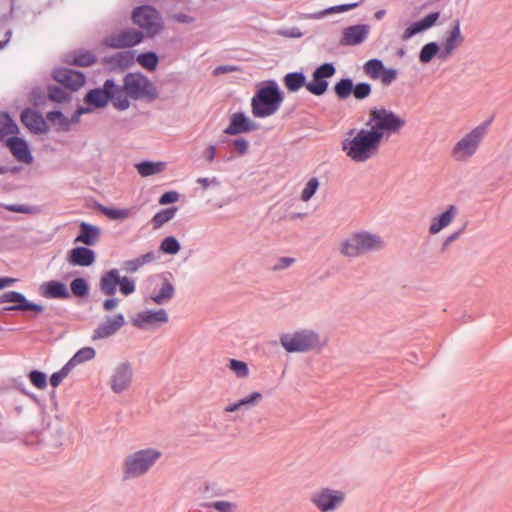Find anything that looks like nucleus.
<instances>
[{
  "instance_id": "obj_57",
  "label": "nucleus",
  "mask_w": 512,
  "mask_h": 512,
  "mask_svg": "<svg viewBox=\"0 0 512 512\" xmlns=\"http://www.w3.org/2000/svg\"><path fill=\"white\" fill-rule=\"evenodd\" d=\"M89 112H91L90 108L79 106L69 119V130L71 129V125L78 124L80 122L81 115Z\"/></svg>"
},
{
  "instance_id": "obj_25",
  "label": "nucleus",
  "mask_w": 512,
  "mask_h": 512,
  "mask_svg": "<svg viewBox=\"0 0 512 512\" xmlns=\"http://www.w3.org/2000/svg\"><path fill=\"white\" fill-rule=\"evenodd\" d=\"M167 276L172 277V274L167 273L157 276V279L160 281L159 291L150 295V299L157 305L166 304L175 295L174 285Z\"/></svg>"
},
{
  "instance_id": "obj_32",
  "label": "nucleus",
  "mask_w": 512,
  "mask_h": 512,
  "mask_svg": "<svg viewBox=\"0 0 512 512\" xmlns=\"http://www.w3.org/2000/svg\"><path fill=\"white\" fill-rule=\"evenodd\" d=\"M109 91L112 95L110 102L117 110L124 111L130 107V96L126 94L124 84L120 86L113 81V87Z\"/></svg>"
},
{
  "instance_id": "obj_38",
  "label": "nucleus",
  "mask_w": 512,
  "mask_h": 512,
  "mask_svg": "<svg viewBox=\"0 0 512 512\" xmlns=\"http://www.w3.org/2000/svg\"><path fill=\"white\" fill-rule=\"evenodd\" d=\"M165 162L143 161L135 165L142 177H148L162 172L165 169Z\"/></svg>"
},
{
  "instance_id": "obj_8",
  "label": "nucleus",
  "mask_w": 512,
  "mask_h": 512,
  "mask_svg": "<svg viewBox=\"0 0 512 512\" xmlns=\"http://www.w3.org/2000/svg\"><path fill=\"white\" fill-rule=\"evenodd\" d=\"M131 19L133 23L144 30L149 37L157 35L163 29V21L160 13L150 5H142L134 8Z\"/></svg>"
},
{
  "instance_id": "obj_16",
  "label": "nucleus",
  "mask_w": 512,
  "mask_h": 512,
  "mask_svg": "<svg viewBox=\"0 0 512 512\" xmlns=\"http://www.w3.org/2000/svg\"><path fill=\"white\" fill-rule=\"evenodd\" d=\"M168 322V314L166 310L159 309V310H145L142 312H139L136 315V318L133 320V325L141 328V329H147L155 327L159 324H165Z\"/></svg>"
},
{
  "instance_id": "obj_39",
  "label": "nucleus",
  "mask_w": 512,
  "mask_h": 512,
  "mask_svg": "<svg viewBox=\"0 0 512 512\" xmlns=\"http://www.w3.org/2000/svg\"><path fill=\"white\" fill-rule=\"evenodd\" d=\"M155 258H156L155 253L153 251H150V252H147L135 259L125 261L124 268L129 273H134L144 264L154 261Z\"/></svg>"
},
{
  "instance_id": "obj_46",
  "label": "nucleus",
  "mask_w": 512,
  "mask_h": 512,
  "mask_svg": "<svg viewBox=\"0 0 512 512\" xmlns=\"http://www.w3.org/2000/svg\"><path fill=\"white\" fill-rule=\"evenodd\" d=\"M71 292L76 297H86L89 293V286L84 278H75L70 283Z\"/></svg>"
},
{
  "instance_id": "obj_52",
  "label": "nucleus",
  "mask_w": 512,
  "mask_h": 512,
  "mask_svg": "<svg viewBox=\"0 0 512 512\" xmlns=\"http://www.w3.org/2000/svg\"><path fill=\"white\" fill-rule=\"evenodd\" d=\"M262 398L263 396L260 392H253L247 397L240 399L238 403L241 408L244 407L248 409L256 406L262 400Z\"/></svg>"
},
{
  "instance_id": "obj_28",
  "label": "nucleus",
  "mask_w": 512,
  "mask_h": 512,
  "mask_svg": "<svg viewBox=\"0 0 512 512\" xmlns=\"http://www.w3.org/2000/svg\"><path fill=\"white\" fill-rule=\"evenodd\" d=\"M440 16L439 12H432L426 15L423 19L413 22L404 31L402 38L404 40L411 38L417 33L425 31L435 25Z\"/></svg>"
},
{
  "instance_id": "obj_55",
  "label": "nucleus",
  "mask_w": 512,
  "mask_h": 512,
  "mask_svg": "<svg viewBox=\"0 0 512 512\" xmlns=\"http://www.w3.org/2000/svg\"><path fill=\"white\" fill-rule=\"evenodd\" d=\"M120 292L124 295H130L135 291V283L134 280L128 277H120V282L118 283Z\"/></svg>"
},
{
  "instance_id": "obj_26",
  "label": "nucleus",
  "mask_w": 512,
  "mask_h": 512,
  "mask_svg": "<svg viewBox=\"0 0 512 512\" xmlns=\"http://www.w3.org/2000/svg\"><path fill=\"white\" fill-rule=\"evenodd\" d=\"M369 26L365 24L346 27L342 32L341 44L354 46L362 43L368 36Z\"/></svg>"
},
{
  "instance_id": "obj_33",
  "label": "nucleus",
  "mask_w": 512,
  "mask_h": 512,
  "mask_svg": "<svg viewBox=\"0 0 512 512\" xmlns=\"http://www.w3.org/2000/svg\"><path fill=\"white\" fill-rule=\"evenodd\" d=\"M96 56L88 50H76L65 54L62 64H95Z\"/></svg>"
},
{
  "instance_id": "obj_61",
  "label": "nucleus",
  "mask_w": 512,
  "mask_h": 512,
  "mask_svg": "<svg viewBox=\"0 0 512 512\" xmlns=\"http://www.w3.org/2000/svg\"><path fill=\"white\" fill-rule=\"evenodd\" d=\"M197 183L201 184L204 189H207L210 185H215V186L220 185V182L216 177H213V178L200 177L197 179Z\"/></svg>"
},
{
  "instance_id": "obj_36",
  "label": "nucleus",
  "mask_w": 512,
  "mask_h": 512,
  "mask_svg": "<svg viewBox=\"0 0 512 512\" xmlns=\"http://www.w3.org/2000/svg\"><path fill=\"white\" fill-rule=\"evenodd\" d=\"M329 82L322 78L317 71H314L312 74V80L310 82H306V89L315 96H321L325 94L328 90Z\"/></svg>"
},
{
  "instance_id": "obj_18",
  "label": "nucleus",
  "mask_w": 512,
  "mask_h": 512,
  "mask_svg": "<svg viewBox=\"0 0 512 512\" xmlns=\"http://www.w3.org/2000/svg\"><path fill=\"white\" fill-rule=\"evenodd\" d=\"M20 119L22 124L32 133L45 134L49 131L46 120L40 112L31 108H26L21 112Z\"/></svg>"
},
{
  "instance_id": "obj_63",
  "label": "nucleus",
  "mask_w": 512,
  "mask_h": 512,
  "mask_svg": "<svg viewBox=\"0 0 512 512\" xmlns=\"http://www.w3.org/2000/svg\"><path fill=\"white\" fill-rule=\"evenodd\" d=\"M237 70V66H216V68L213 70V75L219 76L221 74L230 73Z\"/></svg>"
},
{
  "instance_id": "obj_47",
  "label": "nucleus",
  "mask_w": 512,
  "mask_h": 512,
  "mask_svg": "<svg viewBox=\"0 0 512 512\" xmlns=\"http://www.w3.org/2000/svg\"><path fill=\"white\" fill-rule=\"evenodd\" d=\"M48 98L57 103H63L69 100V94L61 87L50 85L47 88Z\"/></svg>"
},
{
  "instance_id": "obj_1",
  "label": "nucleus",
  "mask_w": 512,
  "mask_h": 512,
  "mask_svg": "<svg viewBox=\"0 0 512 512\" xmlns=\"http://www.w3.org/2000/svg\"><path fill=\"white\" fill-rule=\"evenodd\" d=\"M405 121L394 112L385 108L372 109L366 126L369 129H350L342 141V150L355 163H364L375 157L385 137L397 133Z\"/></svg>"
},
{
  "instance_id": "obj_2",
  "label": "nucleus",
  "mask_w": 512,
  "mask_h": 512,
  "mask_svg": "<svg viewBox=\"0 0 512 512\" xmlns=\"http://www.w3.org/2000/svg\"><path fill=\"white\" fill-rule=\"evenodd\" d=\"M161 456V451L152 447L128 454L122 463V479L128 481L146 475Z\"/></svg>"
},
{
  "instance_id": "obj_58",
  "label": "nucleus",
  "mask_w": 512,
  "mask_h": 512,
  "mask_svg": "<svg viewBox=\"0 0 512 512\" xmlns=\"http://www.w3.org/2000/svg\"><path fill=\"white\" fill-rule=\"evenodd\" d=\"M179 193L176 191H168L161 195L159 198V204L167 205L178 201Z\"/></svg>"
},
{
  "instance_id": "obj_24",
  "label": "nucleus",
  "mask_w": 512,
  "mask_h": 512,
  "mask_svg": "<svg viewBox=\"0 0 512 512\" xmlns=\"http://www.w3.org/2000/svg\"><path fill=\"white\" fill-rule=\"evenodd\" d=\"M39 293L47 299H68L71 296L66 284L57 280L42 283Z\"/></svg>"
},
{
  "instance_id": "obj_21",
  "label": "nucleus",
  "mask_w": 512,
  "mask_h": 512,
  "mask_svg": "<svg viewBox=\"0 0 512 512\" xmlns=\"http://www.w3.org/2000/svg\"><path fill=\"white\" fill-rule=\"evenodd\" d=\"M464 41L463 36L460 31V21L456 19L453 22L451 29L449 30V35L446 38L443 46L441 47V52L439 55L440 61H446L448 57L452 54V52L462 44Z\"/></svg>"
},
{
  "instance_id": "obj_56",
  "label": "nucleus",
  "mask_w": 512,
  "mask_h": 512,
  "mask_svg": "<svg viewBox=\"0 0 512 512\" xmlns=\"http://www.w3.org/2000/svg\"><path fill=\"white\" fill-rule=\"evenodd\" d=\"M211 506L213 509L218 512H235L236 505L229 501H214L211 502Z\"/></svg>"
},
{
  "instance_id": "obj_29",
  "label": "nucleus",
  "mask_w": 512,
  "mask_h": 512,
  "mask_svg": "<svg viewBox=\"0 0 512 512\" xmlns=\"http://www.w3.org/2000/svg\"><path fill=\"white\" fill-rule=\"evenodd\" d=\"M458 213V208L455 205H449L447 209L440 215L434 217L431 220L429 232L431 234H437L442 229L446 228L451 224Z\"/></svg>"
},
{
  "instance_id": "obj_50",
  "label": "nucleus",
  "mask_w": 512,
  "mask_h": 512,
  "mask_svg": "<svg viewBox=\"0 0 512 512\" xmlns=\"http://www.w3.org/2000/svg\"><path fill=\"white\" fill-rule=\"evenodd\" d=\"M28 378L30 382L38 389H45L47 387L46 374L41 371L32 370L28 374Z\"/></svg>"
},
{
  "instance_id": "obj_54",
  "label": "nucleus",
  "mask_w": 512,
  "mask_h": 512,
  "mask_svg": "<svg viewBox=\"0 0 512 512\" xmlns=\"http://www.w3.org/2000/svg\"><path fill=\"white\" fill-rule=\"evenodd\" d=\"M230 145H232L238 155L243 156L248 153L249 150V142L244 138H236L233 140H230Z\"/></svg>"
},
{
  "instance_id": "obj_44",
  "label": "nucleus",
  "mask_w": 512,
  "mask_h": 512,
  "mask_svg": "<svg viewBox=\"0 0 512 512\" xmlns=\"http://www.w3.org/2000/svg\"><path fill=\"white\" fill-rule=\"evenodd\" d=\"M440 52L441 48L436 42L427 43L422 47L420 51L419 60L422 63H428L435 56H437V58L439 59Z\"/></svg>"
},
{
  "instance_id": "obj_19",
  "label": "nucleus",
  "mask_w": 512,
  "mask_h": 512,
  "mask_svg": "<svg viewBox=\"0 0 512 512\" xmlns=\"http://www.w3.org/2000/svg\"><path fill=\"white\" fill-rule=\"evenodd\" d=\"M112 87L113 79H107L102 87L94 88L87 92L84 97L85 103L95 108L105 107L112 97L110 94L111 92L109 91Z\"/></svg>"
},
{
  "instance_id": "obj_6",
  "label": "nucleus",
  "mask_w": 512,
  "mask_h": 512,
  "mask_svg": "<svg viewBox=\"0 0 512 512\" xmlns=\"http://www.w3.org/2000/svg\"><path fill=\"white\" fill-rule=\"evenodd\" d=\"M280 344L288 353H306L320 350L326 342L314 330L301 329L280 336Z\"/></svg>"
},
{
  "instance_id": "obj_23",
  "label": "nucleus",
  "mask_w": 512,
  "mask_h": 512,
  "mask_svg": "<svg viewBox=\"0 0 512 512\" xmlns=\"http://www.w3.org/2000/svg\"><path fill=\"white\" fill-rule=\"evenodd\" d=\"M365 74L372 80H378L383 86L391 85L398 77L399 72L386 66H363Z\"/></svg>"
},
{
  "instance_id": "obj_41",
  "label": "nucleus",
  "mask_w": 512,
  "mask_h": 512,
  "mask_svg": "<svg viewBox=\"0 0 512 512\" xmlns=\"http://www.w3.org/2000/svg\"><path fill=\"white\" fill-rule=\"evenodd\" d=\"M95 355L96 352L94 348L83 347L73 355V357L67 362V364L68 366H70L71 369H73L77 365L93 359Z\"/></svg>"
},
{
  "instance_id": "obj_43",
  "label": "nucleus",
  "mask_w": 512,
  "mask_h": 512,
  "mask_svg": "<svg viewBox=\"0 0 512 512\" xmlns=\"http://www.w3.org/2000/svg\"><path fill=\"white\" fill-rule=\"evenodd\" d=\"M46 120L57 125V131H69V119L61 111H49L46 114Z\"/></svg>"
},
{
  "instance_id": "obj_4",
  "label": "nucleus",
  "mask_w": 512,
  "mask_h": 512,
  "mask_svg": "<svg viewBox=\"0 0 512 512\" xmlns=\"http://www.w3.org/2000/svg\"><path fill=\"white\" fill-rule=\"evenodd\" d=\"M283 102V94L276 82L260 88L251 100L252 114L256 118H266L274 115Z\"/></svg>"
},
{
  "instance_id": "obj_51",
  "label": "nucleus",
  "mask_w": 512,
  "mask_h": 512,
  "mask_svg": "<svg viewBox=\"0 0 512 512\" xmlns=\"http://www.w3.org/2000/svg\"><path fill=\"white\" fill-rule=\"evenodd\" d=\"M72 369L66 363L59 371L54 372L50 377V384L55 388L60 385L64 378L68 376Z\"/></svg>"
},
{
  "instance_id": "obj_45",
  "label": "nucleus",
  "mask_w": 512,
  "mask_h": 512,
  "mask_svg": "<svg viewBox=\"0 0 512 512\" xmlns=\"http://www.w3.org/2000/svg\"><path fill=\"white\" fill-rule=\"evenodd\" d=\"M180 249V243L174 236L165 237L161 241L160 250L165 254L175 255Z\"/></svg>"
},
{
  "instance_id": "obj_15",
  "label": "nucleus",
  "mask_w": 512,
  "mask_h": 512,
  "mask_svg": "<svg viewBox=\"0 0 512 512\" xmlns=\"http://www.w3.org/2000/svg\"><path fill=\"white\" fill-rule=\"evenodd\" d=\"M54 79L70 91L78 90L85 83V76L79 71L59 67L53 73Z\"/></svg>"
},
{
  "instance_id": "obj_37",
  "label": "nucleus",
  "mask_w": 512,
  "mask_h": 512,
  "mask_svg": "<svg viewBox=\"0 0 512 512\" xmlns=\"http://www.w3.org/2000/svg\"><path fill=\"white\" fill-rule=\"evenodd\" d=\"M19 132L17 124L7 113H0V140H5L8 135H16Z\"/></svg>"
},
{
  "instance_id": "obj_64",
  "label": "nucleus",
  "mask_w": 512,
  "mask_h": 512,
  "mask_svg": "<svg viewBox=\"0 0 512 512\" xmlns=\"http://www.w3.org/2000/svg\"><path fill=\"white\" fill-rule=\"evenodd\" d=\"M280 34L289 38H300L303 33L296 27L280 31Z\"/></svg>"
},
{
  "instance_id": "obj_62",
  "label": "nucleus",
  "mask_w": 512,
  "mask_h": 512,
  "mask_svg": "<svg viewBox=\"0 0 512 512\" xmlns=\"http://www.w3.org/2000/svg\"><path fill=\"white\" fill-rule=\"evenodd\" d=\"M215 156H216V147L214 145H209L204 153H203V157L205 158V160L208 162V163H212L215 159Z\"/></svg>"
},
{
  "instance_id": "obj_42",
  "label": "nucleus",
  "mask_w": 512,
  "mask_h": 512,
  "mask_svg": "<svg viewBox=\"0 0 512 512\" xmlns=\"http://www.w3.org/2000/svg\"><path fill=\"white\" fill-rule=\"evenodd\" d=\"M177 210V207H170L158 211L151 220L153 228H161L165 223L169 222L171 219L174 218Z\"/></svg>"
},
{
  "instance_id": "obj_7",
  "label": "nucleus",
  "mask_w": 512,
  "mask_h": 512,
  "mask_svg": "<svg viewBox=\"0 0 512 512\" xmlns=\"http://www.w3.org/2000/svg\"><path fill=\"white\" fill-rule=\"evenodd\" d=\"M123 81L126 94L131 99L152 102L159 96L154 83L141 73H128Z\"/></svg>"
},
{
  "instance_id": "obj_53",
  "label": "nucleus",
  "mask_w": 512,
  "mask_h": 512,
  "mask_svg": "<svg viewBox=\"0 0 512 512\" xmlns=\"http://www.w3.org/2000/svg\"><path fill=\"white\" fill-rule=\"evenodd\" d=\"M4 208L10 212L23 213V214H34L37 209L31 205H22V204H6Z\"/></svg>"
},
{
  "instance_id": "obj_14",
  "label": "nucleus",
  "mask_w": 512,
  "mask_h": 512,
  "mask_svg": "<svg viewBox=\"0 0 512 512\" xmlns=\"http://www.w3.org/2000/svg\"><path fill=\"white\" fill-rule=\"evenodd\" d=\"M133 380L132 365L128 361L119 363L114 369L110 377V387L114 393H122L127 390Z\"/></svg>"
},
{
  "instance_id": "obj_20",
  "label": "nucleus",
  "mask_w": 512,
  "mask_h": 512,
  "mask_svg": "<svg viewBox=\"0 0 512 512\" xmlns=\"http://www.w3.org/2000/svg\"><path fill=\"white\" fill-rule=\"evenodd\" d=\"M5 144L17 161L24 164H31L33 162V156L28 143L23 138L14 135L7 138Z\"/></svg>"
},
{
  "instance_id": "obj_17",
  "label": "nucleus",
  "mask_w": 512,
  "mask_h": 512,
  "mask_svg": "<svg viewBox=\"0 0 512 512\" xmlns=\"http://www.w3.org/2000/svg\"><path fill=\"white\" fill-rule=\"evenodd\" d=\"M259 125L247 117L243 112H235L231 115L230 123L224 130L227 135H239L256 131Z\"/></svg>"
},
{
  "instance_id": "obj_27",
  "label": "nucleus",
  "mask_w": 512,
  "mask_h": 512,
  "mask_svg": "<svg viewBox=\"0 0 512 512\" xmlns=\"http://www.w3.org/2000/svg\"><path fill=\"white\" fill-rule=\"evenodd\" d=\"M96 255L93 250L84 246H77L68 252L67 260L73 266L88 267L95 262Z\"/></svg>"
},
{
  "instance_id": "obj_9",
  "label": "nucleus",
  "mask_w": 512,
  "mask_h": 512,
  "mask_svg": "<svg viewBox=\"0 0 512 512\" xmlns=\"http://www.w3.org/2000/svg\"><path fill=\"white\" fill-rule=\"evenodd\" d=\"M311 503L321 512H332L340 507L345 501V493L323 487L312 493Z\"/></svg>"
},
{
  "instance_id": "obj_13",
  "label": "nucleus",
  "mask_w": 512,
  "mask_h": 512,
  "mask_svg": "<svg viewBox=\"0 0 512 512\" xmlns=\"http://www.w3.org/2000/svg\"><path fill=\"white\" fill-rule=\"evenodd\" d=\"M14 303L12 306L5 307V311H33L42 313L44 307L40 304L29 301L26 296L17 291H8L0 295V304Z\"/></svg>"
},
{
  "instance_id": "obj_48",
  "label": "nucleus",
  "mask_w": 512,
  "mask_h": 512,
  "mask_svg": "<svg viewBox=\"0 0 512 512\" xmlns=\"http://www.w3.org/2000/svg\"><path fill=\"white\" fill-rule=\"evenodd\" d=\"M318 187H319V180L316 177L310 178L309 181L306 183L304 189L301 192V196H300L301 200L304 202L309 201L316 193Z\"/></svg>"
},
{
  "instance_id": "obj_60",
  "label": "nucleus",
  "mask_w": 512,
  "mask_h": 512,
  "mask_svg": "<svg viewBox=\"0 0 512 512\" xmlns=\"http://www.w3.org/2000/svg\"><path fill=\"white\" fill-rule=\"evenodd\" d=\"M315 71H317V73L322 77L324 78L325 80H327L328 78L332 77L335 72H336V67L335 66H317V68L315 69Z\"/></svg>"
},
{
  "instance_id": "obj_34",
  "label": "nucleus",
  "mask_w": 512,
  "mask_h": 512,
  "mask_svg": "<svg viewBox=\"0 0 512 512\" xmlns=\"http://www.w3.org/2000/svg\"><path fill=\"white\" fill-rule=\"evenodd\" d=\"M283 84L289 92H296L300 88H306V76L303 72H290L283 78Z\"/></svg>"
},
{
  "instance_id": "obj_49",
  "label": "nucleus",
  "mask_w": 512,
  "mask_h": 512,
  "mask_svg": "<svg viewBox=\"0 0 512 512\" xmlns=\"http://www.w3.org/2000/svg\"><path fill=\"white\" fill-rule=\"evenodd\" d=\"M228 366L238 378H246L249 375V368L243 361L231 359Z\"/></svg>"
},
{
  "instance_id": "obj_40",
  "label": "nucleus",
  "mask_w": 512,
  "mask_h": 512,
  "mask_svg": "<svg viewBox=\"0 0 512 512\" xmlns=\"http://www.w3.org/2000/svg\"><path fill=\"white\" fill-rule=\"evenodd\" d=\"M97 209L100 213L104 214L110 220H123L132 215L131 209H120L107 207L102 204H98Z\"/></svg>"
},
{
  "instance_id": "obj_59",
  "label": "nucleus",
  "mask_w": 512,
  "mask_h": 512,
  "mask_svg": "<svg viewBox=\"0 0 512 512\" xmlns=\"http://www.w3.org/2000/svg\"><path fill=\"white\" fill-rule=\"evenodd\" d=\"M295 262V259L292 257H281L277 260L276 264L273 267L274 271L284 270L290 267Z\"/></svg>"
},
{
  "instance_id": "obj_22",
  "label": "nucleus",
  "mask_w": 512,
  "mask_h": 512,
  "mask_svg": "<svg viewBox=\"0 0 512 512\" xmlns=\"http://www.w3.org/2000/svg\"><path fill=\"white\" fill-rule=\"evenodd\" d=\"M125 324L123 314H116L99 325L93 332L92 340L104 339L115 334Z\"/></svg>"
},
{
  "instance_id": "obj_3",
  "label": "nucleus",
  "mask_w": 512,
  "mask_h": 512,
  "mask_svg": "<svg viewBox=\"0 0 512 512\" xmlns=\"http://www.w3.org/2000/svg\"><path fill=\"white\" fill-rule=\"evenodd\" d=\"M383 248L382 238L367 231L352 233L339 244V252L348 258H356L366 253L380 251Z\"/></svg>"
},
{
  "instance_id": "obj_11",
  "label": "nucleus",
  "mask_w": 512,
  "mask_h": 512,
  "mask_svg": "<svg viewBox=\"0 0 512 512\" xmlns=\"http://www.w3.org/2000/svg\"><path fill=\"white\" fill-rule=\"evenodd\" d=\"M158 64L159 57L156 52L148 51L141 53L135 58L134 50H125L105 58L103 64Z\"/></svg>"
},
{
  "instance_id": "obj_30",
  "label": "nucleus",
  "mask_w": 512,
  "mask_h": 512,
  "mask_svg": "<svg viewBox=\"0 0 512 512\" xmlns=\"http://www.w3.org/2000/svg\"><path fill=\"white\" fill-rule=\"evenodd\" d=\"M100 237V229L97 226L92 224L81 222L80 223V233L75 238V243H82L87 246H92L96 244Z\"/></svg>"
},
{
  "instance_id": "obj_10",
  "label": "nucleus",
  "mask_w": 512,
  "mask_h": 512,
  "mask_svg": "<svg viewBox=\"0 0 512 512\" xmlns=\"http://www.w3.org/2000/svg\"><path fill=\"white\" fill-rule=\"evenodd\" d=\"M334 93L340 100L347 99L351 94L357 100H363L371 94V85L366 82H359L354 85L352 79L342 78L334 85Z\"/></svg>"
},
{
  "instance_id": "obj_5",
  "label": "nucleus",
  "mask_w": 512,
  "mask_h": 512,
  "mask_svg": "<svg viewBox=\"0 0 512 512\" xmlns=\"http://www.w3.org/2000/svg\"><path fill=\"white\" fill-rule=\"evenodd\" d=\"M490 123L491 121L487 120L461 137L451 150L452 158L459 162H465L472 158L485 139Z\"/></svg>"
},
{
  "instance_id": "obj_31",
  "label": "nucleus",
  "mask_w": 512,
  "mask_h": 512,
  "mask_svg": "<svg viewBox=\"0 0 512 512\" xmlns=\"http://www.w3.org/2000/svg\"><path fill=\"white\" fill-rule=\"evenodd\" d=\"M119 282V271L117 269H111L101 276L99 284L100 290L107 296H113L116 293Z\"/></svg>"
},
{
  "instance_id": "obj_12",
  "label": "nucleus",
  "mask_w": 512,
  "mask_h": 512,
  "mask_svg": "<svg viewBox=\"0 0 512 512\" xmlns=\"http://www.w3.org/2000/svg\"><path fill=\"white\" fill-rule=\"evenodd\" d=\"M143 37L141 31L128 28L109 35L104 39L103 44L110 48H129L139 44Z\"/></svg>"
},
{
  "instance_id": "obj_35",
  "label": "nucleus",
  "mask_w": 512,
  "mask_h": 512,
  "mask_svg": "<svg viewBox=\"0 0 512 512\" xmlns=\"http://www.w3.org/2000/svg\"><path fill=\"white\" fill-rule=\"evenodd\" d=\"M357 6H358L357 2L336 5V6H332V7H329L327 9H324V10H321L318 12L304 14L301 18L302 19H321L328 14L346 12V11L356 8Z\"/></svg>"
}]
</instances>
